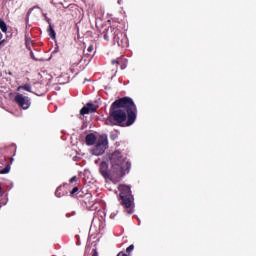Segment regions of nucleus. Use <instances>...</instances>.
<instances>
[{
  "mask_svg": "<svg viewBox=\"0 0 256 256\" xmlns=\"http://www.w3.org/2000/svg\"><path fill=\"white\" fill-rule=\"evenodd\" d=\"M127 111L128 113V121L127 127L133 125L135 123V119H137V107L131 98H121L113 102L110 110V116L106 119V125H117L123 123L127 119Z\"/></svg>",
  "mask_w": 256,
  "mask_h": 256,
  "instance_id": "f257e3e1",
  "label": "nucleus"
},
{
  "mask_svg": "<svg viewBox=\"0 0 256 256\" xmlns=\"http://www.w3.org/2000/svg\"><path fill=\"white\" fill-rule=\"evenodd\" d=\"M131 162L119 151L112 153L110 156V166L107 162H102L99 167L100 174L104 179L117 181L125 173H129Z\"/></svg>",
  "mask_w": 256,
  "mask_h": 256,
  "instance_id": "f03ea898",
  "label": "nucleus"
},
{
  "mask_svg": "<svg viewBox=\"0 0 256 256\" xmlns=\"http://www.w3.org/2000/svg\"><path fill=\"white\" fill-rule=\"evenodd\" d=\"M118 189L120 191V198L122 199V203L127 208V213L131 215L133 213V209L131 208V205H133V195H131V186L121 184L118 187Z\"/></svg>",
  "mask_w": 256,
  "mask_h": 256,
  "instance_id": "7ed1b4c3",
  "label": "nucleus"
},
{
  "mask_svg": "<svg viewBox=\"0 0 256 256\" xmlns=\"http://www.w3.org/2000/svg\"><path fill=\"white\" fill-rule=\"evenodd\" d=\"M107 145V137L100 136L96 145L91 150V154L95 155L96 157H99V155H103V153H105V150L107 149Z\"/></svg>",
  "mask_w": 256,
  "mask_h": 256,
  "instance_id": "20e7f679",
  "label": "nucleus"
},
{
  "mask_svg": "<svg viewBox=\"0 0 256 256\" xmlns=\"http://www.w3.org/2000/svg\"><path fill=\"white\" fill-rule=\"evenodd\" d=\"M14 101L22 109H29V107H31V100L29 99V97L24 96L23 94H17L14 98Z\"/></svg>",
  "mask_w": 256,
  "mask_h": 256,
  "instance_id": "39448f33",
  "label": "nucleus"
},
{
  "mask_svg": "<svg viewBox=\"0 0 256 256\" xmlns=\"http://www.w3.org/2000/svg\"><path fill=\"white\" fill-rule=\"evenodd\" d=\"M111 33H112L114 43H117V45H119V47H125V44H123V39H121L123 34H120L119 30L113 29V28H111ZM119 35H121V36H119Z\"/></svg>",
  "mask_w": 256,
  "mask_h": 256,
  "instance_id": "423d86ee",
  "label": "nucleus"
},
{
  "mask_svg": "<svg viewBox=\"0 0 256 256\" xmlns=\"http://www.w3.org/2000/svg\"><path fill=\"white\" fill-rule=\"evenodd\" d=\"M95 111H97V106L92 103H88L80 110V114L89 115V113H95Z\"/></svg>",
  "mask_w": 256,
  "mask_h": 256,
  "instance_id": "0eeeda50",
  "label": "nucleus"
},
{
  "mask_svg": "<svg viewBox=\"0 0 256 256\" xmlns=\"http://www.w3.org/2000/svg\"><path fill=\"white\" fill-rule=\"evenodd\" d=\"M95 141H97V137L94 134H88L86 136L87 145H95Z\"/></svg>",
  "mask_w": 256,
  "mask_h": 256,
  "instance_id": "6e6552de",
  "label": "nucleus"
},
{
  "mask_svg": "<svg viewBox=\"0 0 256 256\" xmlns=\"http://www.w3.org/2000/svg\"><path fill=\"white\" fill-rule=\"evenodd\" d=\"M24 90V91H28L29 93H31V85L29 84H24V85H21L17 88V91H21V90Z\"/></svg>",
  "mask_w": 256,
  "mask_h": 256,
  "instance_id": "1a4fd4ad",
  "label": "nucleus"
},
{
  "mask_svg": "<svg viewBox=\"0 0 256 256\" xmlns=\"http://www.w3.org/2000/svg\"><path fill=\"white\" fill-rule=\"evenodd\" d=\"M0 29L3 33H7V24L0 18Z\"/></svg>",
  "mask_w": 256,
  "mask_h": 256,
  "instance_id": "9d476101",
  "label": "nucleus"
},
{
  "mask_svg": "<svg viewBox=\"0 0 256 256\" xmlns=\"http://www.w3.org/2000/svg\"><path fill=\"white\" fill-rule=\"evenodd\" d=\"M48 33L51 39H55V30H53V27L49 26Z\"/></svg>",
  "mask_w": 256,
  "mask_h": 256,
  "instance_id": "9b49d317",
  "label": "nucleus"
},
{
  "mask_svg": "<svg viewBox=\"0 0 256 256\" xmlns=\"http://www.w3.org/2000/svg\"><path fill=\"white\" fill-rule=\"evenodd\" d=\"M10 171H11V167L7 166V167H5L4 169H2V170L0 171V173H1L2 175H7V173H9Z\"/></svg>",
  "mask_w": 256,
  "mask_h": 256,
  "instance_id": "f8f14e48",
  "label": "nucleus"
},
{
  "mask_svg": "<svg viewBox=\"0 0 256 256\" xmlns=\"http://www.w3.org/2000/svg\"><path fill=\"white\" fill-rule=\"evenodd\" d=\"M133 249H135V245L131 244V245L126 249V253H131V251H133Z\"/></svg>",
  "mask_w": 256,
  "mask_h": 256,
  "instance_id": "ddd939ff",
  "label": "nucleus"
},
{
  "mask_svg": "<svg viewBox=\"0 0 256 256\" xmlns=\"http://www.w3.org/2000/svg\"><path fill=\"white\" fill-rule=\"evenodd\" d=\"M121 61H123V59L120 58L118 60H113L112 63H113V65H115V64L116 65H121Z\"/></svg>",
  "mask_w": 256,
  "mask_h": 256,
  "instance_id": "4468645a",
  "label": "nucleus"
},
{
  "mask_svg": "<svg viewBox=\"0 0 256 256\" xmlns=\"http://www.w3.org/2000/svg\"><path fill=\"white\" fill-rule=\"evenodd\" d=\"M93 45H90V46H88V48H87V51H88V53H87V55H89L90 53H93Z\"/></svg>",
  "mask_w": 256,
  "mask_h": 256,
  "instance_id": "2eb2a0df",
  "label": "nucleus"
},
{
  "mask_svg": "<svg viewBox=\"0 0 256 256\" xmlns=\"http://www.w3.org/2000/svg\"><path fill=\"white\" fill-rule=\"evenodd\" d=\"M79 191V188L74 187L73 190L71 191V195H75Z\"/></svg>",
  "mask_w": 256,
  "mask_h": 256,
  "instance_id": "dca6fc26",
  "label": "nucleus"
},
{
  "mask_svg": "<svg viewBox=\"0 0 256 256\" xmlns=\"http://www.w3.org/2000/svg\"><path fill=\"white\" fill-rule=\"evenodd\" d=\"M75 181H77V177H76V176H74V177H72V178L70 179V183H75Z\"/></svg>",
  "mask_w": 256,
  "mask_h": 256,
  "instance_id": "f3484780",
  "label": "nucleus"
},
{
  "mask_svg": "<svg viewBox=\"0 0 256 256\" xmlns=\"http://www.w3.org/2000/svg\"><path fill=\"white\" fill-rule=\"evenodd\" d=\"M117 256H128V255L124 252H119Z\"/></svg>",
  "mask_w": 256,
  "mask_h": 256,
  "instance_id": "a211bd4d",
  "label": "nucleus"
},
{
  "mask_svg": "<svg viewBox=\"0 0 256 256\" xmlns=\"http://www.w3.org/2000/svg\"><path fill=\"white\" fill-rule=\"evenodd\" d=\"M104 39H105V41H109V35L108 34H104Z\"/></svg>",
  "mask_w": 256,
  "mask_h": 256,
  "instance_id": "6ab92c4d",
  "label": "nucleus"
},
{
  "mask_svg": "<svg viewBox=\"0 0 256 256\" xmlns=\"http://www.w3.org/2000/svg\"><path fill=\"white\" fill-rule=\"evenodd\" d=\"M92 256H99V254L97 253V250H93Z\"/></svg>",
  "mask_w": 256,
  "mask_h": 256,
  "instance_id": "aec40b11",
  "label": "nucleus"
},
{
  "mask_svg": "<svg viewBox=\"0 0 256 256\" xmlns=\"http://www.w3.org/2000/svg\"><path fill=\"white\" fill-rule=\"evenodd\" d=\"M57 193H59V188L57 189Z\"/></svg>",
  "mask_w": 256,
  "mask_h": 256,
  "instance_id": "412c9836",
  "label": "nucleus"
},
{
  "mask_svg": "<svg viewBox=\"0 0 256 256\" xmlns=\"http://www.w3.org/2000/svg\"><path fill=\"white\" fill-rule=\"evenodd\" d=\"M3 42H0V45H2Z\"/></svg>",
  "mask_w": 256,
  "mask_h": 256,
  "instance_id": "4be33fe9",
  "label": "nucleus"
},
{
  "mask_svg": "<svg viewBox=\"0 0 256 256\" xmlns=\"http://www.w3.org/2000/svg\"><path fill=\"white\" fill-rule=\"evenodd\" d=\"M0 191H1V186H0Z\"/></svg>",
  "mask_w": 256,
  "mask_h": 256,
  "instance_id": "5701e85b",
  "label": "nucleus"
},
{
  "mask_svg": "<svg viewBox=\"0 0 256 256\" xmlns=\"http://www.w3.org/2000/svg\"><path fill=\"white\" fill-rule=\"evenodd\" d=\"M0 209H1V204H0Z\"/></svg>",
  "mask_w": 256,
  "mask_h": 256,
  "instance_id": "b1692460",
  "label": "nucleus"
}]
</instances>
